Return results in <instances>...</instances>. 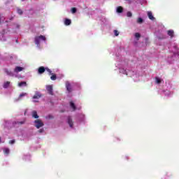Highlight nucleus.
I'll use <instances>...</instances> for the list:
<instances>
[{
  "mask_svg": "<svg viewBox=\"0 0 179 179\" xmlns=\"http://www.w3.org/2000/svg\"><path fill=\"white\" fill-rule=\"evenodd\" d=\"M18 124H20V125H23V124H24V122H23V121L19 122Z\"/></svg>",
  "mask_w": 179,
  "mask_h": 179,
  "instance_id": "nucleus-31",
  "label": "nucleus"
},
{
  "mask_svg": "<svg viewBox=\"0 0 179 179\" xmlns=\"http://www.w3.org/2000/svg\"><path fill=\"white\" fill-rule=\"evenodd\" d=\"M45 71H47V72L49 73V75H52V71H51V70H50V69L46 68V70H45Z\"/></svg>",
  "mask_w": 179,
  "mask_h": 179,
  "instance_id": "nucleus-27",
  "label": "nucleus"
},
{
  "mask_svg": "<svg viewBox=\"0 0 179 179\" xmlns=\"http://www.w3.org/2000/svg\"><path fill=\"white\" fill-rule=\"evenodd\" d=\"M40 40H43V41H45L46 38L45 36L41 35L39 36L35 37V44L36 45H40Z\"/></svg>",
  "mask_w": 179,
  "mask_h": 179,
  "instance_id": "nucleus-2",
  "label": "nucleus"
},
{
  "mask_svg": "<svg viewBox=\"0 0 179 179\" xmlns=\"http://www.w3.org/2000/svg\"><path fill=\"white\" fill-rule=\"evenodd\" d=\"M147 15L150 20H155V17L153 16V13H152V11H148L147 13Z\"/></svg>",
  "mask_w": 179,
  "mask_h": 179,
  "instance_id": "nucleus-7",
  "label": "nucleus"
},
{
  "mask_svg": "<svg viewBox=\"0 0 179 179\" xmlns=\"http://www.w3.org/2000/svg\"><path fill=\"white\" fill-rule=\"evenodd\" d=\"M168 36H170L171 38H173L174 37V31L173 30H169L167 31Z\"/></svg>",
  "mask_w": 179,
  "mask_h": 179,
  "instance_id": "nucleus-12",
  "label": "nucleus"
},
{
  "mask_svg": "<svg viewBox=\"0 0 179 179\" xmlns=\"http://www.w3.org/2000/svg\"><path fill=\"white\" fill-rule=\"evenodd\" d=\"M46 90L48 92L49 94H50L51 96L54 94V92L52 91V85H47Z\"/></svg>",
  "mask_w": 179,
  "mask_h": 179,
  "instance_id": "nucleus-3",
  "label": "nucleus"
},
{
  "mask_svg": "<svg viewBox=\"0 0 179 179\" xmlns=\"http://www.w3.org/2000/svg\"><path fill=\"white\" fill-rule=\"evenodd\" d=\"M24 96H27V93L24 92V93L20 94V96H18V98L16 99L17 101L22 100V97H24Z\"/></svg>",
  "mask_w": 179,
  "mask_h": 179,
  "instance_id": "nucleus-10",
  "label": "nucleus"
},
{
  "mask_svg": "<svg viewBox=\"0 0 179 179\" xmlns=\"http://www.w3.org/2000/svg\"><path fill=\"white\" fill-rule=\"evenodd\" d=\"M126 1H129V0H126Z\"/></svg>",
  "mask_w": 179,
  "mask_h": 179,
  "instance_id": "nucleus-36",
  "label": "nucleus"
},
{
  "mask_svg": "<svg viewBox=\"0 0 179 179\" xmlns=\"http://www.w3.org/2000/svg\"><path fill=\"white\" fill-rule=\"evenodd\" d=\"M72 23V21L70 19L66 18L64 20V24L65 26H70V24Z\"/></svg>",
  "mask_w": 179,
  "mask_h": 179,
  "instance_id": "nucleus-9",
  "label": "nucleus"
},
{
  "mask_svg": "<svg viewBox=\"0 0 179 179\" xmlns=\"http://www.w3.org/2000/svg\"><path fill=\"white\" fill-rule=\"evenodd\" d=\"M34 103H38V101H34Z\"/></svg>",
  "mask_w": 179,
  "mask_h": 179,
  "instance_id": "nucleus-35",
  "label": "nucleus"
},
{
  "mask_svg": "<svg viewBox=\"0 0 179 179\" xmlns=\"http://www.w3.org/2000/svg\"><path fill=\"white\" fill-rule=\"evenodd\" d=\"M46 69L44 68V66H40L38 69V73L41 75L45 72Z\"/></svg>",
  "mask_w": 179,
  "mask_h": 179,
  "instance_id": "nucleus-6",
  "label": "nucleus"
},
{
  "mask_svg": "<svg viewBox=\"0 0 179 179\" xmlns=\"http://www.w3.org/2000/svg\"><path fill=\"white\" fill-rule=\"evenodd\" d=\"M48 117L49 118H53L52 115H49Z\"/></svg>",
  "mask_w": 179,
  "mask_h": 179,
  "instance_id": "nucleus-32",
  "label": "nucleus"
},
{
  "mask_svg": "<svg viewBox=\"0 0 179 179\" xmlns=\"http://www.w3.org/2000/svg\"><path fill=\"white\" fill-rule=\"evenodd\" d=\"M71 13H76V8L73 7L71 8Z\"/></svg>",
  "mask_w": 179,
  "mask_h": 179,
  "instance_id": "nucleus-25",
  "label": "nucleus"
},
{
  "mask_svg": "<svg viewBox=\"0 0 179 179\" xmlns=\"http://www.w3.org/2000/svg\"><path fill=\"white\" fill-rule=\"evenodd\" d=\"M20 27V25H17V29H19Z\"/></svg>",
  "mask_w": 179,
  "mask_h": 179,
  "instance_id": "nucleus-33",
  "label": "nucleus"
},
{
  "mask_svg": "<svg viewBox=\"0 0 179 179\" xmlns=\"http://www.w3.org/2000/svg\"><path fill=\"white\" fill-rule=\"evenodd\" d=\"M135 37H136V38H137V40H139V38H141V34H139V33H136L135 34Z\"/></svg>",
  "mask_w": 179,
  "mask_h": 179,
  "instance_id": "nucleus-22",
  "label": "nucleus"
},
{
  "mask_svg": "<svg viewBox=\"0 0 179 179\" xmlns=\"http://www.w3.org/2000/svg\"><path fill=\"white\" fill-rule=\"evenodd\" d=\"M31 115H32V118H35L36 120H37V118L39 117L38 115L37 114V111H36V110L32 111Z\"/></svg>",
  "mask_w": 179,
  "mask_h": 179,
  "instance_id": "nucleus-11",
  "label": "nucleus"
},
{
  "mask_svg": "<svg viewBox=\"0 0 179 179\" xmlns=\"http://www.w3.org/2000/svg\"><path fill=\"white\" fill-rule=\"evenodd\" d=\"M10 85V82L9 81H6V83H4L3 87L4 89H8V87H9V85Z\"/></svg>",
  "mask_w": 179,
  "mask_h": 179,
  "instance_id": "nucleus-16",
  "label": "nucleus"
},
{
  "mask_svg": "<svg viewBox=\"0 0 179 179\" xmlns=\"http://www.w3.org/2000/svg\"><path fill=\"white\" fill-rule=\"evenodd\" d=\"M35 127L37 129H40L42 127H44V123L41 120L37 119L34 121Z\"/></svg>",
  "mask_w": 179,
  "mask_h": 179,
  "instance_id": "nucleus-1",
  "label": "nucleus"
},
{
  "mask_svg": "<svg viewBox=\"0 0 179 179\" xmlns=\"http://www.w3.org/2000/svg\"><path fill=\"white\" fill-rule=\"evenodd\" d=\"M70 107L75 111L76 110V106H75V103L73 101L70 102Z\"/></svg>",
  "mask_w": 179,
  "mask_h": 179,
  "instance_id": "nucleus-17",
  "label": "nucleus"
},
{
  "mask_svg": "<svg viewBox=\"0 0 179 179\" xmlns=\"http://www.w3.org/2000/svg\"><path fill=\"white\" fill-rule=\"evenodd\" d=\"M4 72L8 75V76H13V73L12 71L8 70V69H4Z\"/></svg>",
  "mask_w": 179,
  "mask_h": 179,
  "instance_id": "nucleus-13",
  "label": "nucleus"
},
{
  "mask_svg": "<svg viewBox=\"0 0 179 179\" xmlns=\"http://www.w3.org/2000/svg\"><path fill=\"white\" fill-rule=\"evenodd\" d=\"M137 23H138L139 24L143 23V19H142L141 17L138 18Z\"/></svg>",
  "mask_w": 179,
  "mask_h": 179,
  "instance_id": "nucleus-21",
  "label": "nucleus"
},
{
  "mask_svg": "<svg viewBox=\"0 0 179 179\" xmlns=\"http://www.w3.org/2000/svg\"><path fill=\"white\" fill-rule=\"evenodd\" d=\"M41 94H40L39 92H36V94L33 96V99H41Z\"/></svg>",
  "mask_w": 179,
  "mask_h": 179,
  "instance_id": "nucleus-15",
  "label": "nucleus"
},
{
  "mask_svg": "<svg viewBox=\"0 0 179 179\" xmlns=\"http://www.w3.org/2000/svg\"><path fill=\"white\" fill-rule=\"evenodd\" d=\"M66 89L69 92V93H71V92H72V85L69 82L66 83Z\"/></svg>",
  "mask_w": 179,
  "mask_h": 179,
  "instance_id": "nucleus-4",
  "label": "nucleus"
},
{
  "mask_svg": "<svg viewBox=\"0 0 179 179\" xmlns=\"http://www.w3.org/2000/svg\"><path fill=\"white\" fill-rule=\"evenodd\" d=\"M17 13L19 15H23V10H22V9H20V8H18L17 9Z\"/></svg>",
  "mask_w": 179,
  "mask_h": 179,
  "instance_id": "nucleus-24",
  "label": "nucleus"
},
{
  "mask_svg": "<svg viewBox=\"0 0 179 179\" xmlns=\"http://www.w3.org/2000/svg\"><path fill=\"white\" fill-rule=\"evenodd\" d=\"M38 132H39V134H43V132H44V129H40Z\"/></svg>",
  "mask_w": 179,
  "mask_h": 179,
  "instance_id": "nucleus-30",
  "label": "nucleus"
},
{
  "mask_svg": "<svg viewBox=\"0 0 179 179\" xmlns=\"http://www.w3.org/2000/svg\"><path fill=\"white\" fill-rule=\"evenodd\" d=\"M116 10L117 13H122V12H124V8L122 6H118Z\"/></svg>",
  "mask_w": 179,
  "mask_h": 179,
  "instance_id": "nucleus-14",
  "label": "nucleus"
},
{
  "mask_svg": "<svg viewBox=\"0 0 179 179\" xmlns=\"http://www.w3.org/2000/svg\"><path fill=\"white\" fill-rule=\"evenodd\" d=\"M52 76L50 77L51 80H57V75L52 73L50 74Z\"/></svg>",
  "mask_w": 179,
  "mask_h": 179,
  "instance_id": "nucleus-19",
  "label": "nucleus"
},
{
  "mask_svg": "<svg viewBox=\"0 0 179 179\" xmlns=\"http://www.w3.org/2000/svg\"><path fill=\"white\" fill-rule=\"evenodd\" d=\"M114 34H115V36H117L120 35V32H118L117 30H114Z\"/></svg>",
  "mask_w": 179,
  "mask_h": 179,
  "instance_id": "nucleus-26",
  "label": "nucleus"
},
{
  "mask_svg": "<svg viewBox=\"0 0 179 179\" xmlns=\"http://www.w3.org/2000/svg\"><path fill=\"white\" fill-rule=\"evenodd\" d=\"M67 122L71 128H73V121H72V117H71V116L68 117Z\"/></svg>",
  "mask_w": 179,
  "mask_h": 179,
  "instance_id": "nucleus-5",
  "label": "nucleus"
},
{
  "mask_svg": "<svg viewBox=\"0 0 179 179\" xmlns=\"http://www.w3.org/2000/svg\"><path fill=\"white\" fill-rule=\"evenodd\" d=\"M19 87H22V86H27V83L25 81H22L18 83Z\"/></svg>",
  "mask_w": 179,
  "mask_h": 179,
  "instance_id": "nucleus-18",
  "label": "nucleus"
},
{
  "mask_svg": "<svg viewBox=\"0 0 179 179\" xmlns=\"http://www.w3.org/2000/svg\"><path fill=\"white\" fill-rule=\"evenodd\" d=\"M4 153H5L6 155H9V150H8V148H6V149L4 150Z\"/></svg>",
  "mask_w": 179,
  "mask_h": 179,
  "instance_id": "nucleus-29",
  "label": "nucleus"
},
{
  "mask_svg": "<svg viewBox=\"0 0 179 179\" xmlns=\"http://www.w3.org/2000/svg\"><path fill=\"white\" fill-rule=\"evenodd\" d=\"M15 142H16V141L15 139H13L9 141V143H10V145H13V143H15Z\"/></svg>",
  "mask_w": 179,
  "mask_h": 179,
  "instance_id": "nucleus-28",
  "label": "nucleus"
},
{
  "mask_svg": "<svg viewBox=\"0 0 179 179\" xmlns=\"http://www.w3.org/2000/svg\"><path fill=\"white\" fill-rule=\"evenodd\" d=\"M22 71H23V67L20 66H16L14 69V72L16 73H18V72H22Z\"/></svg>",
  "mask_w": 179,
  "mask_h": 179,
  "instance_id": "nucleus-8",
  "label": "nucleus"
},
{
  "mask_svg": "<svg viewBox=\"0 0 179 179\" xmlns=\"http://www.w3.org/2000/svg\"><path fill=\"white\" fill-rule=\"evenodd\" d=\"M155 82L157 85H160V83H162V80H160V78H159V77H156Z\"/></svg>",
  "mask_w": 179,
  "mask_h": 179,
  "instance_id": "nucleus-20",
  "label": "nucleus"
},
{
  "mask_svg": "<svg viewBox=\"0 0 179 179\" xmlns=\"http://www.w3.org/2000/svg\"><path fill=\"white\" fill-rule=\"evenodd\" d=\"M124 73H125V75H128V73H127V71H124Z\"/></svg>",
  "mask_w": 179,
  "mask_h": 179,
  "instance_id": "nucleus-34",
  "label": "nucleus"
},
{
  "mask_svg": "<svg viewBox=\"0 0 179 179\" xmlns=\"http://www.w3.org/2000/svg\"><path fill=\"white\" fill-rule=\"evenodd\" d=\"M127 17H132V13L131 11H128L127 13Z\"/></svg>",
  "mask_w": 179,
  "mask_h": 179,
  "instance_id": "nucleus-23",
  "label": "nucleus"
}]
</instances>
